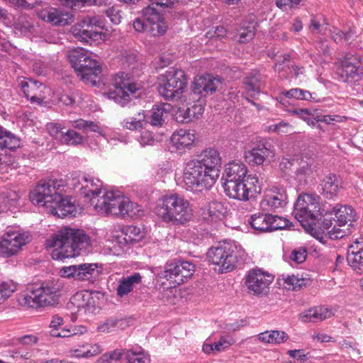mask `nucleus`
Segmentation results:
<instances>
[{"label":"nucleus","mask_w":363,"mask_h":363,"mask_svg":"<svg viewBox=\"0 0 363 363\" xmlns=\"http://www.w3.org/2000/svg\"><path fill=\"white\" fill-rule=\"evenodd\" d=\"M221 166L220 152L214 148H206L186 162L180 185L195 193L210 189L220 176Z\"/></svg>","instance_id":"f257e3e1"},{"label":"nucleus","mask_w":363,"mask_h":363,"mask_svg":"<svg viewBox=\"0 0 363 363\" xmlns=\"http://www.w3.org/2000/svg\"><path fill=\"white\" fill-rule=\"evenodd\" d=\"M64 189L65 184L62 180L41 182L30 191L29 199L33 205L45 208L58 218L74 216L77 213L75 200L65 196Z\"/></svg>","instance_id":"f03ea898"},{"label":"nucleus","mask_w":363,"mask_h":363,"mask_svg":"<svg viewBox=\"0 0 363 363\" xmlns=\"http://www.w3.org/2000/svg\"><path fill=\"white\" fill-rule=\"evenodd\" d=\"M46 248L52 250L53 259L75 257L86 252L91 245L89 236L84 230L63 227L46 240Z\"/></svg>","instance_id":"7ed1b4c3"},{"label":"nucleus","mask_w":363,"mask_h":363,"mask_svg":"<svg viewBox=\"0 0 363 363\" xmlns=\"http://www.w3.org/2000/svg\"><path fill=\"white\" fill-rule=\"evenodd\" d=\"M67 57L77 76L85 84L110 89L112 79L102 74L101 67L92 52L77 48L69 50Z\"/></svg>","instance_id":"20e7f679"},{"label":"nucleus","mask_w":363,"mask_h":363,"mask_svg":"<svg viewBox=\"0 0 363 363\" xmlns=\"http://www.w3.org/2000/svg\"><path fill=\"white\" fill-rule=\"evenodd\" d=\"M78 187L86 201L90 202L95 211L108 216L113 208V191L107 189L103 182L94 177L85 174H79Z\"/></svg>","instance_id":"39448f33"},{"label":"nucleus","mask_w":363,"mask_h":363,"mask_svg":"<svg viewBox=\"0 0 363 363\" xmlns=\"http://www.w3.org/2000/svg\"><path fill=\"white\" fill-rule=\"evenodd\" d=\"M154 212L163 222L173 225H184L194 216L189 201L177 193L161 196L157 201Z\"/></svg>","instance_id":"423d86ee"},{"label":"nucleus","mask_w":363,"mask_h":363,"mask_svg":"<svg viewBox=\"0 0 363 363\" xmlns=\"http://www.w3.org/2000/svg\"><path fill=\"white\" fill-rule=\"evenodd\" d=\"M63 286V281L59 279L31 285L20 294L18 302L33 308L54 306L58 303Z\"/></svg>","instance_id":"0eeeda50"},{"label":"nucleus","mask_w":363,"mask_h":363,"mask_svg":"<svg viewBox=\"0 0 363 363\" xmlns=\"http://www.w3.org/2000/svg\"><path fill=\"white\" fill-rule=\"evenodd\" d=\"M295 218L301 225L321 243H325V238L313 228L323 214L320 197L315 193L301 194L295 203L293 211Z\"/></svg>","instance_id":"6e6552de"},{"label":"nucleus","mask_w":363,"mask_h":363,"mask_svg":"<svg viewBox=\"0 0 363 363\" xmlns=\"http://www.w3.org/2000/svg\"><path fill=\"white\" fill-rule=\"evenodd\" d=\"M247 254L243 247L236 241H224L211 247L207 257L210 262L218 267L220 273L233 271L238 262L245 260Z\"/></svg>","instance_id":"1a4fd4ad"},{"label":"nucleus","mask_w":363,"mask_h":363,"mask_svg":"<svg viewBox=\"0 0 363 363\" xmlns=\"http://www.w3.org/2000/svg\"><path fill=\"white\" fill-rule=\"evenodd\" d=\"M186 86V76L183 70L178 68L170 67L157 77L158 92L167 100L181 99Z\"/></svg>","instance_id":"9d476101"},{"label":"nucleus","mask_w":363,"mask_h":363,"mask_svg":"<svg viewBox=\"0 0 363 363\" xmlns=\"http://www.w3.org/2000/svg\"><path fill=\"white\" fill-rule=\"evenodd\" d=\"M30 240V233L18 228L7 227L0 236V257L10 258L17 255Z\"/></svg>","instance_id":"9b49d317"},{"label":"nucleus","mask_w":363,"mask_h":363,"mask_svg":"<svg viewBox=\"0 0 363 363\" xmlns=\"http://www.w3.org/2000/svg\"><path fill=\"white\" fill-rule=\"evenodd\" d=\"M19 85L25 96L32 104L40 106H49L55 104V92L41 83L27 79L25 78L19 79Z\"/></svg>","instance_id":"f8f14e48"},{"label":"nucleus","mask_w":363,"mask_h":363,"mask_svg":"<svg viewBox=\"0 0 363 363\" xmlns=\"http://www.w3.org/2000/svg\"><path fill=\"white\" fill-rule=\"evenodd\" d=\"M224 192L229 198L246 201L260 194L261 183L256 175H250L245 179L223 184Z\"/></svg>","instance_id":"ddd939ff"},{"label":"nucleus","mask_w":363,"mask_h":363,"mask_svg":"<svg viewBox=\"0 0 363 363\" xmlns=\"http://www.w3.org/2000/svg\"><path fill=\"white\" fill-rule=\"evenodd\" d=\"M104 294L98 291H82L72 298V303L77 308L79 316L88 318L97 313Z\"/></svg>","instance_id":"4468645a"},{"label":"nucleus","mask_w":363,"mask_h":363,"mask_svg":"<svg viewBox=\"0 0 363 363\" xmlns=\"http://www.w3.org/2000/svg\"><path fill=\"white\" fill-rule=\"evenodd\" d=\"M101 21L96 16H86L79 21L71 28V33L79 41L91 44L104 40L101 32L93 30L94 27H100Z\"/></svg>","instance_id":"2eb2a0df"},{"label":"nucleus","mask_w":363,"mask_h":363,"mask_svg":"<svg viewBox=\"0 0 363 363\" xmlns=\"http://www.w3.org/2000/svg\"><path fill=\"white\" fill-rule=\"evenodd\" d=\"M140 86L130 82V77L125 72H119L115 75V102L125 106L133 98L140 96Z\"/></svg>","instance_id":"dca6fc26"},{"label":"nucleus","mask_w":363,"mask_h":363,"mask_svg":"<svg viewBox=\"0 0 363 363\" xmlns=\"http://www.w3.org/2000/svg\"><path fill=\"white\" fill-rule=\"evenodd\" d=\"M99 264L96 263H83L65 266L59 269L60 277L73 279L77 281H91L99 274Z\"/></svg>","instance_id":"f3484780"},{"label":"nucleus","mask_w":363,"mask_h":363,"mask_svg":"<svg viewBox=\"0 0 363 363\" xmlns=\"http://www.w3.org/2000/svg\"><path fill=\"white\" fill-rule=\"evenodd\" d=\"M145 236L143 228L126 225L115 229V256L121 255L124 248L130 244L142 240Z\"/></svg>","instance_id":"a211bd4d"},{"label":"nucleus","mask_w":363,"mask_h":363,"mask_svg":"<svg viewBox=\"0 0 363 363\" xmlns=\"http://www.w3.org/2000/svg\"><path fill=\"white\" fill-rule=\"evenodd\" d=\"M274 280V276L259 269L248 272L245 277L247 288L255 295L267 294L269 285Z\"/></svg>","instance_id":"6ab92c4d"},{"label":"nucleus","mask_w":363,"mask_h":363,"mask_svg":"<svg viewBox=\"0 0 363 363\" xmlns=\"http://www.w3.org/2000/svg\"><path fill=\"white\" fill-rule=\"evenodd\" d=\"M287 203V195L284 188L273 186L268 189L260 203L265 211L282 209Z\"/></svg>","instance_id":"aec40b11"},{"label":"nucleus","mask_w":363,"mask_h":363,"mask_svg":"<svg viewBox=\"0 0 363 363\" xmlns=\"http://www.w3.org/2000/svg\"><path fill=\"white\" fill-rule=\"evenodd\" d=\"M38 17L45 22L55 26L69 25L74 20V15L70 11H66L53 7H46L38 13Z\"/></svg>","instance_id":"412c9836"},{"label":"nucleus","mask_w":363,"mask_h":363,"mask_svg":"<svg viewBox=\"0 0 363 363\" xmlns=\"http://www.w3.org/2000/svg\"><path fill=\"white\" fill-rule=\"evenodd\" d=\"M220 84L221 81L219 78L213 77L211 75L199 76L194 79L191 96L195 99L199 96L204 98L208 95H211L216 91Z\"/></svg>","instance_id":"4be33fe9"},{"label":"nucleus","mask_w":363,"mask_h":363,"mask_svg":"<svg viewBox=\"0 0 363 363\" xmlns=\"http://www.w3.org/2000/svg\"><path fill=\"white\" fill-rule=\"evenodd\" d=\"M254 175L249 174L247 166L240 161H233L225 164L222 181L223 184H228L235 182L245 179L248 176Z\"/></svg>","instance_id":"5701e85b"},{"label":"nucleus","mask_w":363,"mask_h":363,"mask_svg":"<svg viewBox=\"0 0 363 363\" xmlns=\"http://www.w3.org/2000/svg\"><path fill=\"white\" fill-rule=\"evenodd\" d=\"M196 139L194 130L181 128L173 133L171 143L177 150L184 152L194 145Z\"/></svg>","instance_id":"b1692460"},{"label":"nucleus","mask_w":363,"mask_h":363,"mask_svg":"<svg viewBox=\"0 0 363 363\" xmlns=\"http://www.w3.org/2000/svg\"><path fill=\"white\" fill-rule=\"evenodd\" d=\"M336 309L333 307L318 306L308 308L300 313V320L305 323L320 322L335 315Z\"/></svg>","instance_id":"393cba45"},{"label":"nucleus","mask_w":363,"mask_h":363,"mask_svg":"<svg viewBox=\"0 0 363 363\" xmlns=\"http://www.w3.org/2000/svg\"><path fill=\"white\" fill-rule=\"evenodd\" d=\"M360 62L357 57L348 55L340 61L337 73L343 81L354 79L359 75L358 69Z\"/></svg>","instance_id":"a878e982"},{"label":"nucleus","mask_w":363,"mask_h":363,"mask_svg":"<svg viewBox=\"0 0 363 363\" xmlns=\"http://www.w3.org/2000/svg\"><path fill=\"white\" fill-rule=\"evenodd\" d=\"M347 260L354 270H363V238L356 240L347 250Z\"/></svg>","instance_id":"bb28decb"},{"label":"nucleus","mask_w":363,"mask_h":363,"mask_svg":"<svg viewBox=\"0 0 363 363\" xmlns=\"http://www.w3.org/2000/svg\"><path fill=\"white\" fill-rule=\"evenodd\" d=\"M118 206V213L122 217L140 216L143 214L142 207L130 201L127 197H120L115 191V205Z\"/></svg>","instance_id":"cd10ccee"},{"label":"nucleus","mask_w":363,"mask_h":363,"mask_svg":"<svg viewBox=\"0 0 363 363\" xmlns=\"http://www.w3.org/2000/svg\"><path fill=\"white\" fill-rule=\"evenodd\" d=\"M125 358L128 363H150L149 354L141 347L115 350V360Z\"/></svg>","instance_id":"c85d7f7f"},{"label":"nucleus","mask_w":363,"mask_h":363,"mask_svg":"<svg viewBox=\"0 0 363 363\" xmlns=\"http://www.w3.org/2000/svg\"><path fill=\"white\" fill-rule=\"evenodd\" d=\"M245 157L249 164L260 165L267 158L273 157L274 152L270 148L262 145L246 151Z\"/></svg>","instance_id":"c756f323"},{"label":"nucleus","mask_w":363,"mask_h":363,"mask_svg":"<svg viewBox=\"0 0 363 363\" xmlns=\"http://www.w3.org/2000/svg\"><path fill=\"white\" fill-rule=\"evenodd\" d=\"M22 206L21 195L18 191L13 190H7L3 193L1 201L0 203V212H6L10 211L12 213L16 212Z\"/></svg>","instance_id":"7c9ffc66"},{"label":"nucleus","mask_w":363,"mask_h":363,"mask_svg":"<svg viewBox=\"0 0 363 363\" xmlns=\"http://www.w3.org/2000/svg\"><path fill=\"white\" fill-rule=\"evenodd\" d=\"M142 282V276L138 272H135L130 276L120 279L117 287V296L123 298L133 291L135 286Z\"/></svg>","instance_id":"2f4dec72"},{"label":"nucleus","mask_w":363,"mask_h":363,"mask_svg":"<svg viewBox=\"0 0 363 363\" xmlns=\"http://www.w3.org/2000/svg\"><path fill=\"white\" fill-rule=\"evenodd\" d=\"M321 193L328 199L337 196L339 191L338 178L335 174H329L325 176L320 183Z\"/></svg>","instance_id":"473e14b6"},{"label":"nucleus","mask_w":363,"mask_h":363,"mask_svg":"<svg viewBox=\"0 0 363 363\" xmlns=\"http://www.w3.org/2000/svg\"><path fill=\"white\" fill-rule=\"evenodd\" d=\"M257 25L254 15L250 16L247 21H243L238 30V41L245 43L251 40L255 36Z\"/></svg>","instance_id":"72a5a7b5"},{"label":"nucleus","mask_w":363,"mask_h":363,"mask_svg":"<svg viewBox=\"0 0 363 363\" xmlns=\"http://www.w3.org/2000/svg\"><path fill=\"white\" fill-rule=\"evenodd\" d=\"M313 162L311 160H301L299 162V167L296 170L294 179L300 186L305 185L313 176Z\"/></svg>","instance_id":"f704fd0d"},{"label":"nucleus","mask_w":363,"mask_h":363,"mask_svg":"<svg viewBox=\"0 0 363 363\" xmlns=\"http://www.w3.org/2000/svg\"><path fill=\"white\" fill-rule=\"evenodd\" d=\"M333 212L337 218V225H340V227H345L348 222H352L356 220L355 211L351 206H337L333 208Z\"/></svg>","instance_id":"c9c22d12"},{"label":"nucleus","mask_w":363,"mask_h":363,"mask_svg":"<svg viewBox=\"0 0 363 363\" xmlns=\"http://www.w3.org/2000/svg\"><path fill=\"white\" fill-rule=\"evenodd\" d=\"M171 108V105L167 103L154 106L152 108L151 125L161 126L168 117Z\"/></svg>","instance_id":"e433bc0d"},{"label":"nucleus","mask_w":363,"mask_h":363,"mask_svg":"<svg viewBox=\"0 0 363 363\" xmlns=\"http://www.w3.org/2000/svg\"><path fill=\"white\" fill-rule=\"evenodd\" d=\"M270 219V214L256 213L248 219V223L254 230L266 233L269 232Z\"/></svg>","instance_id":"4c0bfd02"},{"label":"nucleus","mask_w":363,"mask_h":363,"mask_svg":"<svg viewBox=\"0 0 363 363\" xmlns=\"http://www.w3.org/2000/svg\"><path fill=\"white\" fill-rule=\"evenodd\" d=\"M258 339L264 343L279 345L285 342L289 339V335L283 331L271 330L259 333Z\"/></svg>","instance_id":"58836bf2"},{"label":"nucleus","mask_w":363,"mask_h":363,"mask_svg":"<svg viewBox=\"0 0 363 363\" xmlns=\"http://www.w3.org/2000/svg\"><path fill=\"white\" fill-rule=\"evenodd\" d=\"M189 101H193V104L191 102L187 103L188 108L190 111V117L191 121L200 118L204 111V106L206 105V100L199 96L195 99L192 98L191 93L189 94Z\"/></svg>","instance_id":"ea45409f"},{"label":"nucleus","mask_w":363,"mask_h":363,"mask_svg":"<svg viewBox=\"0 0 363 363\" xmlns=\"http://www.w3.org/2000/svg\"><path fill=\"white\" fill-rule=\"evenodd\" d=\"M243 84L247 94L250 96H254L259 94L261 89L259 74L255 73L252 75L245 77Z\"/></svg>","instance_id":"a19ab883"},{"label":"nucleus","mask_w":363,"mask_h":363,"mask_svg":"<svg viewBox=\"0 0 363 363\" xmlns=\"http://www.w3.org/2000/svg\"><path fill=\"white\" fill-rule=\"evenodd\" d=\"M102 352V348L99 344H90L83 345L81 349L72 350V355L76 357L89 358L96 356Z\"/></svg>","instance_id":"79ce46f5"},{"label":"nucleus","mask_w":363,"mask_h":363,"mask_svg":"<svg viewBox=\"0 0 363 363\" xmlns=\"http://www.w3.org/2000/svg\"><path fill=\"white\" fill-rule=\"evenodd\" d=\"M21 145V140L11 132L4 130L0 137V148L15 150Z\"/></svg>","instance_id":"37998d69"},{"label":"nucleus","mask_w":363,"mask_h":363,"mask_svg":"<svg viewBox=\"0 0 363 363\" xmlns=\"http://www.w3.org/2000/svg\"><path fill=\"white\" fill-rule=\"evenodd\" d=\"M179 267V277L177 279L176 284L179 285L186 281V280L191 277L194 271V265L188 261H183L178 263Z\"/></svg>","instance_id":"c03bdc74"},{"label":"nucleus","mask_w":363,"mask_h":363,"mask_svg":"<svg viewBox=\"0 0 363 363\" xmlns=\"http://www.w3.org/2000/svg\"><path fill=\"white\" fill-rule=\"evenodd\" d=\"M69 123H71L72 127L82 130L84 133L91 131L101 134V128L94 122L80 118L74 121H70Z\"/></svg>","instance_id":"a18cd8bd"},{"label":"nucleus","mask_w":363,"mask_h":363,"mask_svg":"<svg viewBox=\"0 0 363 363\" xmlns=\"http://www.w3.org/2000/svg\"><path fill=\"white\" fill-rule=\"evenodd\" d=\"M308 279L299 277L295 275H288L284 279L285 286L289 289L298 290L308 284Z\"/></svg>","instance_id":"49530a36"},{"label":"nucleus","mask_w":363,"mask_h":363,"mask_svg":"<svg viewBox=\"0 0 363 363\" xmlns=\"http://www.w3.org/2000/svg\"><path fill=\"white\" fill-rule=\"evenodd\" d=\"M17 290L16 284L11 280L0 281V304L4 303Z\"/></svg>","instance_id":"de8ad7c7"},{"label":"nucleus","mask_w":363,"mask_h":363,"mask_svg":"<svg viewBox=\"0 0 363 363\" xmlns=\"http://www.w3.org/2000/svg\"><path fill=\"white\" fill-rule=\"evenodd\" d=\"M146 124L144 112L138 113V117L129 118L123 121V126L129 130H138Z\"/></svg>","instance_id":"09e8293b"},{"label":"nucleus","mask_w":363,"mask_h":363,"mask_svg":"<svg viewBox=\"0 0 363 363\" xmlns=\"http://www.w3.org/2000/svg\"><path fill=\"white\" fill-rule=\"evenodd\" d=\"M63 324L64 320L62 317L58 315H53L50 323V335L55 337H63L64 328H61Z\"/></svg>","instance_id":"8fccbe9b"},{"label":"nucleus","mask_w":363,"mask_h":363,"mask_svg":"<svg viewBox=\"0 0 363 363\" xmlns=\"http://www.w3.org/2000/svg\"><path fill=\"white\" fill-rule=\"evenodd\" d=\"M284 95L286 98H293L298 100L311 101L314 99L312 93L307 90L301 89L299 88L291 89L286 91Z\"/></svg>","instance_id":"3c124183"},{"label":"nucleus","mask_w":363,"mask_h":363,"mask_svg":"<svg viewBox=\"0 0 363 363\" xmlns=\"http://www.w3.org/2000/svg\"><path fill=\"white\" fill-rule=\"evenodd\" d=\"M325 229L328 232V237L332 240L340 239L350 233L348 228L340 227V225H335L330 228V225L325 223Z\"/></svg>","instance_id":"603ef678"},{"label":"nucleus","mask_w":363,"mask_h":363,"mask_svg":"<svg viewBox=\"0 0 363 363\" xmlns=\"http://www.w3.org/2000/svg\"><path fill=\"white\" fill-rule=\"evenodd\" d=\"M207 211L212 220L220 219V216L225 213L224 206L218 201L210 202L207 207Z\"/></svg>","instance_id":"864d4df0"},{"label":"nucleus","mask_w":363,"mask_h":363,"mask_svg":"<svg viewBox=\"0 0 363 363\" xmlns=\"http://www.w3.org/2000/svg\"><path fill=\"white\" fill-rule=\"evenodd\" d=\"M161 276L167 279H172L176 284L177 279L179 277V267L177 262L166 264Z\"/></svg>","instance_id":"5fc2aeb1"},{"label":"nucleus","mask_w":363,"mask_h":363,"mask_svg":"<svg viewBox=\"0 0 363 363\" xmlns=\"http://www.w3.org/2000/svg\"><path fill=\"white\" fill-rule=\"evenodd\" d=\"M43 0H6L16 9H30L42 2Z\"/></svg>","instance_id":"6e6d98bb"},{"label":"nucleus","mask_w":363,"mask_h":363,"mask_svg":"<svg viewBox=\"0 0 363 363\" xmlns=\"http://www.w3.org/2000/svg\"><path fill=\"white\" fill-rule=\"evenodd\" d=\"M294 114L305 121L309 125L315 126L318 121L312 113L306 108H294L291 111Z\"/></svg>","instance_id":"4d7b16f0"},{"label":"nucleus","mask_w":363,"mask_h":363,"mask_svg":"<svg viewBox=\"0 0 363 363\" xmlns=\"http://www.w3.org/2000/svg\"><path fill=\"white\" fill-rule=\"evenodd\" d=\"M84 141V138L82 135L73 130H69L63 135L62 142L67 145H79L83 143Z\"/></svg>","instance_id":"13d9d810"},{"label":"nucleus","mask_w":363,"mask_h":363,"mask_svg":"<svg viewBox=\"0 0 363 363\" xmlns=\"http://www.w3.org/2000/svg\"><path fill=\"white\" fill-rule=\"evenodd\" d=\"M267 129L270 133H277L279 134L289 133H291L293 130L291 125L284 121L278 123L269 125L267 127Z\"/></svg>","instance_id":"bf43d9fd"},{"label":"nucleus","mask_w":363,"mask_h":363,"mask_svg":"<svg viewBox=\"0 0 363 363\" xmlns=\"http://www.w3.org/2000/svg\"><path fill=\"white\" fill-rule=\"evenodd\" d=\"M77 95L74 94H62L60 90L55 92L56 104L62 103L66 106L74 105L76 102Z\"/></svg>","instance_id":"052dcab7"},{"label":"nucleus","mask_w":363,"mask_h":363,"mask_svg":"<svg viewBox=\"0 0 363 363\" xmlns=\"http://www.w3.org/2000/svg\"><path fill=\"white\" fill-rule=\"evenodd\" d=\"M64 128L65 127L58 123H50L47 125V129L49 134L52 137L61 141L63 140V135L65 134V133L62 131Z\"/></svg>","instance_id":"680f3d73"},{"label":"nucleus","mask_w":363,"mask_h":363,"mask_svg":"<svg viewBox=\"0 0 363 363\" xmlns=\"http://www.w3.org/2000/svg\"><path fill=\"white\" fill-rule=\"evenodd\" d=\"M328 32L331 35L332 38L337 43H340L343 41L349 40L352 35V30L345 33L337 28H333V30L330 29Z\"/></svg>","instance_id":"e2e57ef3"},{"label":"nucleus","mask_w":363,"mask_h":363,"mask_svg":"<svg viewBox=\"0 0 363 363\" xmlns=\"http://www.w3.org/2000/svg\"><path fill=\"white\" fill-rule=\"evenodd\" d=\"M269 232L281 230L288 226V220L270 214Z\"/></svg>","instance_id":"0e129e2a"},{"label":"nucleus","mask_w":363,"mask_h":363,"mask_svg":"<svg viewBox=\"0 0 363 363\" xmlns=\"http://www.w3.org/2000/svg\"><path fill=\"white\" fill-rule=\"evenodd\" d=\"M87 332L85 325H74L69 328H64L63 337H68L73 335H84Z\"/></svg>","instance_id":"69168bd1"},{"label":"nucleus","mask_w":363,"mask_h":363,"mask_svg":"<svg viewBox=\"0 0 363 363\" xmlns=\"http://www.w3.org/2000/svg\"><path fill=\"white\" fill-rule=\"evenodd\" d=\"M307 257V251L304 247H298L294 249L290 255V259L296 264L303 262Z\"/></svg>","instance_id":"338daca9"},{"label":"nucleus","mask_w":363,"mask_h":363,"mask_svg":"<svg viewBox=\"0 0 363 363\" xmlns=\"http://www.w3.org/2000/svg\"><path fill=\"white\" fill-rule=\"evenodd\" d=\"M177 289L175 287L169 286L167 289H164L161 293L160 298L168 303L175 304V294L177 292Z\"/></svg>","instance_id":"774afa93"}]
</instances>
